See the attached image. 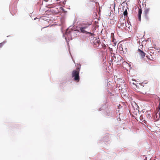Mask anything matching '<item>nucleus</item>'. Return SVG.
<instances>
[{
	"label": "nucleus",
	"instance_id": "nucleus-5",
	"mask_svg": "<svg viewBox=\"0 0 160 160\" xmlns=\"http://www.w3.org/2000/svg\"><path fill=\"white\" fill-rule=\"evenodd\" d=\"M138 51L139 52V53L141 58H143L145 57L146 54L142 51L140 49H138Z\"/></svg>",
	"mask_w": 160,
	"mask_h": 160
},
{
	"label": "nucleus",
	"instance_id": "nucleus-17",
	"mask_svg": "<svg viewBox=\"0 0 160 160\" xmlns=\"http://www.w3.org/2000/svg\"><path fill=\"white\" fill-rule=\"evenodd\" d=\"M144 1V0H143V2Z\"/></svg>",
	"mask_w": 160,
	"mask_h": 160
},
{
	"label": "nucleus",
	"instance_id": "nucleus-9",
	"mask_svg": "<svg viewBox=\"0 0 160 160\" xmlns=\"http://www.w3.org/2000/svg\"><path fill=\"white\" fill-rule=\"evenodd\" d=\"M159 104L158 105V109L159 110V115H160V98H159Z\"/></svg>",
	"mask_w": 160,
	"mask_h": 160
},
{
	"label": "nucleus",
	"instance_id": "nucleus-16",
	"mask_svg": "<svg viewBox=\"0 0 160 160\" xmlns=\"http://www.w3.org/2000/svg\"><path fill=\"white\" fill-rule=\"evenodd\" d=\"M86 29H83V30H86Z\"/></svg>",
	"mask_w": 160,
	"mask_h": 160
},
{
	"label": "nucleus",
	"instance_id": "nucleus-11",
	"mask_svg": "<svg viewBox=\"0 0 160 160\" xmlns=\"http://www.w3.org/2000/svg\"><path fill=\"white\" fill-rule=\"evenodd\" d=\"M128 14V12L127 10L126 9L123 12V15L124 16H127Z\"/></svg>",
	"mask_w": 160,
	"mask_h": 160
},
{
	"label": "nucleus",
	"instance_id": "nucleus-18",
	"mask_svg": "<svg viewBox=\"0 0 160 160\" xmlns=\"http://www.w3.org/2000/svg\"><path fill=\"white\" fill-rule=\"evenodd\" d=\"M139 0L140 1V0Z\"/></svg>",
	"mask_w": 160,
	"mask_h": 160
},
{
	"label": "nucleus",
	"instance_id": "nucleus-4",
	"mask_svg": "<svg viewBox=\"0 0 160 160\" xmlns=\"http://www.w3.org/2000/svg\"><path fill=\"white\" fill-rule=\"evenodd\" d=\"M118 56V57H117V58H116V57L114 55L112 56V61H113L114 62L116 63L118 62L119 59H121V57L120 56Z\"/></svg>",
	"mask_w": 160,
	"mask_h": 160
},
{
	"label": "nucleus",
	"instance_id": "nucleus-14",
	"mask_svg": "<svg viewBox=\"0 0 160 160\" xmlns=\"http://www.w3.org/2000/svg\"><path fill=\"white\" fill-rule=\"evenodd\" d=\"M111 38L114 37V35L113 33H111Z\"/></svg>",
	"mask_w": 160,
	"mask_h": 160
},
{
	"label": "nucleus",
	"instance_id": "nucleus-15",
	"mask_svg": "<svg viewBox=\"0 0 160 160\" xmlns=\"http://www.w3.org/2000/svg\"><path fill=\"white\" fill-rule=\"evenodd\" d=\"M46 2H47L48 1V0H44Z\"/></svg>",
	"mask_w": 160,
	"mask_h": 160
},
{
	"label": "nucleus",
	"instance_id": "nucleus-12",
	"mask_svg": "<svg viewBox=\"0 0 160 160\" xmlns=\"http://www.w3.org/2000/svg\"><path fill=\"white\" fill-rule=\"evenodd\" d=\"M70 30L69 29H67L66 31V34H69L70 32Z\"/></svg>",
	"mask_w": 160,
	"mask_h": 160
},
{
	"label": "nucleus",
	"instance_id": "nucleus-6",
	"mask_svg": "<svg viewBox=\"0 0 160 160\" xmlns=\"http://www.w3.org/2000/svg\"><path fill=\"white\" fill-rule=\"evenodd\" d=\"M142 10L141 8L139 9L138 12V19L139 21H140L141 20V16L142 13Z\"/></svg>",
	"mask_w": 160,
	"mask_h": 160
},
{
	"label": "nucleus",
	"instance_id": "nucleus-8",
	"mask_svg": "<svg viewBox=\"0 0 160 160\" xmlns=\"http://www.w3.org/2000/svg\"><path fill=\"white\" fill-rule=\"evenodd\" d=\"M94 43L96 45V47H98L99 46L100 44V41L99 40L96 39L94 41Z\"/></svg>",
	"mask_w": 160,
	"mask_h": 160
},
{
	"label": "nucleus",
	"instance_id": "nucleus-1",
	"mask_svg": "<svg viewBox=\"0 0 160 160\" xmlns=\"http://www.w3.org/2000/svg\"><path fill=\"white\" fill-rule=\"evenodd\" d=\"M91 24V23H89L88 22H85L82 23L81 25V26L79 27V30L81 32L83 33L90 34L91 36L94 35V34L87 32L86 30H83V29H87Z\"/></svg>",
	"mask_w": 160,
	"mask_h": 160
},
{
	"label": "nucleus",
	"instance_id": "nucleus-2",
	"mask_svg": "<svg viewBox=\"0 0 160 160\" xmlns=\"http://www.w3.org/2000/svg\"><path fill=\"white\" fill-rule=\"evenodd\" d=\"M79 68H78L76 70H73L72 72V77L74 78V80L76 82H78L79 81L80 78L79 75Z\"/></svg>",
	"mask_w": 160,
	"mask_h": 160
},
{
	"label": "nucleus",
	"instance_id": "nucleus-13",
	"mask_svg": "<svg viewBox=\"0 0 160 160\" xmlns=\"http://www.w3.org/2000/svg\"><path fill=\"white\" fill-rule=\"evenodd\" d=\"M147 58L149 59L150 60H153V58L152 57H151V58H148V56H147Z\"/></svg>",
	"mask_w": 160,
	"mask_h": 160
},
{
	"label": "nucleus",
	"instance_id": "nucleus-10",
	"mask_svg": "<svg viewBox=\"0 0 160 160\" xmlns=\"http://www.w3.org/2000/svg\"><path fill=\"white\" fill-rule=\"evenodd\" d=\"M5 42H6L4 41L3 42L0 43V48H2L3 46V45L5 44Z\"/></svg>",
	"mask_w": 160,
	"mask_h": 160
},
{
	"label": "nucleus",
	"instance_id": "nucleus-7",
	"mask_svg": "<svg viewBox=\"0 0 160 160\" xmlns=\"http://www.w3.org/2000/svg\"><path fill=\"white\" fill-rule=\"evenodd\" d=\"M141 92L143 94H145L147 93L146 92V89L145 87H144V86L141 89Z\"/></svg>",
	"mask_w": 160,
	"mask_h": 160
},
{
	"label": "nucleus",
	"instance_id": "nucleus-3",
	"mask_svg": "<svg viewBox=\"0 0 160 160\" xmlns=\"http://www.w3.org/2000/svg\"><path fill=\"white\" fill-rule=\"evenodd\" d=\"M150 11V8L146 7L144 11V17L146 20L149 19L148 14Z\"/></svg>",
	"mask_w": 160,
	"mask_h": 160
}]
</instances>
